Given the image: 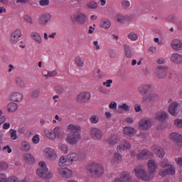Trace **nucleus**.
<instances>
[{
	"mask_svg": "<svg viewBox=\"0 0 182 182\" xmlns=\"http://www.w3.org/2000/svg\"><path fill=\"white\" fill-rule=\"evenodd\" d=\"M175 161L179 167H182V157L176 158Z\"/></svg>",
	"mask_w": 182,
	"mask_h": 182,
	"instance_id": "nucleus-61",
	"label": "nucleus"
},
{
	"mask_svg": "<svg viewBox=\"0 0 182 182\" xmlns=\"http://www.w3.org/2000/svg\"><path fill=\"white\" fill-rule=\"evenodd\" d=\"M121 180H122L124 182H131L132 177H130V174H129L127 172H124L121 175Z\"/></svg>",
	"mask_w": 182,
	"mask_h": 182,
	"instance_id": "nucleus-40",
	"label": "nucleus"
},
{
	"mask_svg": "<svg viewBox=\"0 0 182 182\" xmlns=\"http://www.w3.org/2000/svg\"><path fill=\"white\" fill-rule=\"evenodd\" d=\"M55 91L58 93V95H62V93H63L65 90L62 86L58 85L57 87H55Z\"/></svg>",
	"mask_w": 182,
	"mask_h": 182,
	"instance_id": "nucleus-58",
	"label": "nucleus"
},
{
	"mask_svg": "<svg viewBox=\"0 0 182 182\" xmlns=\"http://www.w3.org/2000/svg\"><path fill=\"white\" fill-rule=\"evenodd\" d=\"M134 171L138 178H141V180H144L145 181H150V180H151L149 173L146 174L144 167L142 166H136L134 169Z\"/></svg>",
	"mask_w": 182,
	"mask_h": 182,
	"instance_id": "nucleus-3",
	"label": "nucleus"
},
{
	"mask_svg": "<svg viewBox=\"0 0 182 182\" xmlns=\"http://www.w3.org/2000/svg\"><path fill=\"white\" fill-rule=\"evenodd\" d=\"M113 160L115 163L122 161V155L120 154L115 153L113 156Z\"/></svg>",
	"mask_w": 182,
	"mask_h": 182,
	"instance_id": "nucleus-55",
	"label": "nucleus"
},
{
	"mask_svg": "<svg viewBox=\"0 0 182 182\" xmlns=\"http://www.w3.org/2000/svg\"><path fill=\"white\" fill-rule=\"evenodd\" d=\"M122 110L124 112H129L130 110V107L127 104H122L118 106L117 113H122Z\"/></svg>",
	"mask_w": 182,
	"mask_h": 182,
	"instance_id": "nucleus-39",
	"label": "nucleus"
},
{
	"mask_svg": "<svg viewBox=\"0 0 182 182\" xmlns=\"http://www.w3.org/2000/svg\"><path fill=\"white\" fill-rule=\"evenodd\" d=\"M90 136L93 140H102L103 139V132L102 129L97 127H92L90 130Z\"/></svg>",
	"mask_w": 182,
	"mask_h": 182,
	"instance_id": "nucleus-7",
	"label": "nucleus"
},
{
	"mask_svg": "<svg viewBox=\"0 0 182 182\" xmlns=\"http://www.w3.org/2000/svg\"><path fill=\"white\" fill-rule=\"evenodd\" d=\"M23 19L26 22H27L28 23H30V25H32V23H33L32 18L28 15H25L23 17Z\"/></svg>",
	"mask_w": 182,
	"mask_h": 182,
	"instance_id": "nucleus-57",
	"label": "nucleus"
},
{
	"mask_svg": "<svg viewBox=\"0 0 182 182\" xmlns=\"http://www.w3.org/2000/svg\"><path fill=\"white\" fill-rule=\"evenodd\" d=\"M23 99V95L19 92H14L10 95L11 102H14L15 103H19L22 102Z\"/></svg>",
	"mask_w": 182,
	"mask_h": 182,
	"instance_id": "nucleus-13",
	"label": "nucleus"
},
{
	"mask_svg": "<svg viewBox=\"0 0 182 182\" xmlns=\"http://www.w3.org/2000/svg\"><path fill=\"white\" fill-rule=\"evenodd\" d=\"M177 16H176L175 14H170L166 18V21H167L168 22H171V23H176V22H177Z\"/></svg>",
	"mask_w": 182,
	"mask_h": 182,
	"instance_id": "nucleus-45",
	"label": "nucleus"
},
{
	"mask_svg": "<svg viewBox=\"0 0 182 182\" xmlns=\"http://www.w3.org/2000/svg\"><path fill=\"white\" fill-rule=\"evenodd\" d=\"M98 92L102 95H110V91L106 90L103 87H99Z\"/></svg>",
	"mask_w": 182,
	"mask_h": 182,
	"instance_id": "nucleus-56",
	"label": "nucleus"
},
{
	"mask_svg": "<svg viewBox=\"0 0 182 182\" xmlns=\"http://www.w3.org/2000/svg\"><path fill=\"white\" fill-rule=\"evenodd\" d=\"M41 96V89L35 88L31 91V97L32 99H38Z\"/></svg>",
	"mask_w": 182,
	"mask_h": 182,
	"instance_id": "nucleus-37",
	"label": "nucleus"
},
{
	"mask_svg": "<svg viewBox=\"0 0 182 182\" xmlns=\"http://www.w3.org/2000/svg\"><path fill=\"white\" fill-rule=\"evenodd\" d=\"M155 119L159 122H165L166 119H168V114L165 111H159L156 112Z\"/></svg>",
	"mask_w": 182,
	"mask_h": 182,
	"instance_id": "nucleus-22",
	"label": "nucleus"
},
{
	"mask_svg": "<svg viewBox=\"0 0 182 182\" xmlns=\"http://www.w3.org/2000/svg\"><path fill=\"white\" fill-rule=\"evenodd\" d=\"M68 131L70 133H80V130H82V127L77 124H69L67 127Z\"/></svg>",
	"mask_w": 182,
	"mask_h": 182,
	"instance_id": "nucleus-27",
	"label": "nucleus"
},
{
	"mask_svg": "<svg viewBox=\"0 0 182 182\" xmlns=\"http://www.w3.org/2000/svg\"><path fill=\"white\" fill-rule=\"evenodd\" d=\"M127 38L132 42H136V41L139 40V35L136 33L134 31H132L127 35Z\"/></svg>",
	"mask_w": 182,
	"mask_h": 182,
	"instance_id": "nucleus-36",
	"label": "nucleus"
},
{
	"mask_svg": "<svg viewBox=\"0 0 182 182\" xmlns=\"http://www.w3.org/2000/svg\"><path fill=\"white\" fill-rule=\"evenodd\" d=\"M24 160L27 161L28 163H35V158H33V155L31 154H26L24 156Z\"/></svg>",
	"mask_w": 182,
	"mask_h": 182,
	"instance_id": "nucleus-43",
	"label": "nucleus"
},
{
	"mask_svg": "<svg viewBox=\"0 0 182 182\" xmlns=\"http://www.w3.org/2000/svg\"><path fill=\"white\" fill-rule=\"evenodd\" d=\"M51 18L50 14H43L39 18V23L41 25H46Z\"/></svg>",
	"mask_w": 182,
	"mask_h": 182,
	"instance_id": "nucleus-29",
	"label": "nucleus"
},
{
	"mask_svg": "<svg viewBox=\"0 0 182 182\" xmlns=\"http://www.w3.org/2000/svg\"><path fill=\"white\" fill-rule=\"evenodd\" d=\"M124 134H127V136L136 134V130H134V128L127 127L124 128Z\"/></svg>",
	"mask_w": 182,
	"mask_h": 182,
	"instance_id": "nucleus-41",
	"label": "nucleus"
},
{
	"mask_svg": "<svg viewBox=\"0 0 182 182\" xmlns=\"http://www.w3.org/2000/svg\"><path fill=\"white\" fill-rule=\"evenodd\" d=\"M111 26L112 23H110V21L107 19H104L100 23V26L101 28H102V29H109Z\"/></svg>",
	"mask_w": 182,
	"mask_h": 182,
	"instance_id": "nucleus-38",
	"label": "nucleus"
},
{
	"mask_svg": "<svg viewBox=\"0 0 182 182\" xmlns=\"http://www.w3.org/2000/svg\"><path fill=\"white\" fill-rule=\"evenodd\" d=\"M75 63L77 68L82 69V68H85V58H82L80 56H77L75 58Z\"/></svg>",
	"mask_w": 182,
	"mask_h": 182,
	"instance_id": "nucleus-34",
	"label": "nucleus"
},
{
	"mask_svg": "<svg viewBox=\"0 0 182 182\" xmlns=\"http://www.w3.org/2000/svg\"><path fill=\"white\" fill-rule=\"evenodd\" d=\"M8 179L6 178V175L4 173L0 174V182H7Z\"/></svg>",
	"mask_w": 182,
	"mask_h": 182,
	"instance_id": "nucleus-62",
	"label": "nucleus"
},
{
	"mask_svg": "<svg viewBox=\"0 0 182 182\" xmlns=\"http://www.w3.org/2000/svg\"><path fill=\"white\" fill-rule=\"evenodd\" d=\"M92 95L89 92H80L77 96V102L78 103H86L90 100Z\"/></svg>",
	"mask_w": 182,
	"mask_h": 182,
	"instance_id": "nucleus-9",
	"label": "nucleus"
},
{
	"mask_svg": "<svg viewBox=\"0 0 182 182\" xmlns=\"http://www.w3.org/2000/svg\"><path fill=\"white\" fill-rule=\"evenodd\" d=\"M118 141H119V139L114 138V137H110L107 140V143L109 146H114V144H117Z\"/></svg>",
	"mask_w": 182,
	"mask_h": 182,
	"instance_id": "nucleus-48",
	"label": "nucleus"
},
{
	"mask_svg": "<svg viewBox=\"0 0 182 182\" xmlns=\"http://www.w3.org/2000/svg\"><path fill=\"white\" fill-rule=\"evenodd\" d=\"M151 157H153V154L146 149L142 150L137 155L138 160H149Z\"/></svg>",
	"mask_w": 182,
	"mask_h": 182,
	"instance_id": "nucleus-14",
	"label": "nucleus"
},
{
	"mask_svg": "<svg viewBox=\"0 0 182 182\" xmlns=\"http://www.w3.org/2000/svg\"><path fill=\"white\" fill-rule=\"evenodd\" d=\"M109 55L111 59H114L117 56L116 51L114 50H109Z\"/></svg>",
	"mask_w": 182,
	"mask_h": 182,
	"instance_id": "nucleus-60",
	"label": "nucleus"
},
{
	"mask_svg": "<svg viewBox=\"0 0 182 182\" xmlns=\"http://www.w3.org/2000/svg\"><path fill=\"white\" fill-rule=\"evenodd\" d=\"M58 173L60 174V176H63L64 178H70L72 176H73L72 173V170L68 168H60L58 169Z\"/></svg>",
	"mask_w": 182,
	"mask_h": 182,
	"instance_id": "nucleus-15",
	"label": "nucleus"
},
{
	"mask_svg": "<svg viewBox=\"0 0 182 182\" xmlns=\"http://www.w3.org/2000/svg\"><path fill=\"white\" fill-rule=\"evenodd\" d=\"M124 51H125V56L127 59H132L134 55V53L133 52V48L130 47V46L127 44L124 45Z\"/></svg>",
	"mask_w": 182,
	"mask_h": 182,
	"instance_id": "nucleus-25",
	"label": "nucleus"
},
{
	"mask_svg": "<svg viewBox=\"0 0 182 182\" xmlns=\"http://www.w3.org/2000/svg\"><path fill=\"white\" fill-rule=\"evenodd\" d=\"M129 149H132V144L127 141H124L121 145L117 146L119 151H122V150H129Z\"/></svg>",
	"mask_w": 182,
	"mask_h": 182,
	"instance_id": "nucleus-30",
	"label": "nucleus"
},
{
	"mask_svg": "<svg viewBox=\"0 0 182 182\" xmlns=\"http://www.w3.org/2000/svg\"><path fill=\"white\" fill-rule=\"evenodd\" d=\"M58 75V72L56 70L48 71L47 74L44 75V77L46 79H48V77H53Z\"/></svg>",
	"mask_w": 182,
	"mask_h": 182,
	"instance_id": "nucleus-50",
	"label": "nucleus"
},
{
	"mask_svg": "<svg viewBox=\"0 0 182 182\" xmlns=\"http://www.w3.org/2000/svg\"><path fill=\"white\" fill-rule=\"evenodd\" d=\"M156 99H159V95L156 93L149 94L147 97H143L142 102H147V100H156Z\"/></svg>",
	"mask_w": 182,
	"mask_h": 182,
	"instance_id": "nucleus-33",
	"label": "nucleus"
},
{
	"mask_svg": "<svg viewBox=\"0 0 182 182\" xmlns=\"http://www.w3.org/2000/svg\"><path fill=\"white\" fill-rule=\"evenodd\" d=\"M87 170L90 173L91 177H94L95 178H99L103 176L105 173V169H103V166L97 163L90 164L87 166Z\"/></svg>",
	"mask_w": 182,
	"mask_h": 182,
	"instance_id": "nucleus-1",
	"label": "nucleus"
},
{
	"mask_svg": "<svg viewBox=\"0 0 182 182\" xmlns=\"http://www.w3.org/2000/svg\"><path fill=\"white\" fill-rule=\"evenodd\" d=\"M112 83H113V80H107L102 85L103 86H106V87H112Z\"/></svg>",
	"mask_w": 182,
	"mask_h": 182,
	"instance_id": "nucleus-59",
	"label": "nucleus"
},
{
	"mask_svg": "<svg viewBox=\"0 0 182 182\" xmlns=\"http://www.w3.org/2000/svg\"><path fill=\"white\" fill-rule=\"evenodd\" d=\"M156 168H157V164L154 159H151L148 161V170L149 171V176L151 178L154 177V173H156Z\"/></svg>",
	"mask_w": 182,
	"mask_h": 182,
	"instance_id": "nucleus-10",
	"label": "nucleus"
},
{
	"mask_svg": "<svg viewBox=\"0 0 182 182\" xmlns=\"http://www.w3.org/2000/svg\"><path fill=\"white\" fill-rule=\"evenodd\" d=\"M120 4L122 9H129L130 8V1L129 0H121Z\"/></svg>",
	"mask_w": 182,
	"mask_h": 182,
	"instance_id": "nucleus-44",
	"label": "nucleus"
},
{
	"mask_svg": "<svg viewBox=\"0 0 182 182\" xmlns=\"http://www.w3.org/2000/svg\"><path fill=\"white\" fill-rule=\"evenodd\" d=\"M14 83L18 89H25L26 87V84H25V81L21 77H16L14 78Z\"/></svg>",
	"mask_w": 182,
	"mask_h": 182,
	"instance_id": "nucleus-23",
	"label": "nucleus"
},
{
	"mask_svg": "<svg viewBox=\"0 0 182 182\" xmlns=\"http://www.w3.org/2000/svg\"><path fill=\"white\" fill-rule=\"evenodd\" d=\"M31 38H33V39L36 41V42H38V43H42V38H41V36L38 34V33H32Z\"/></svg>",
	"mask_w": 182,
	"mask_h": 182,
	"instance_id": "nucleus-42",
	"label": "nucleus"
},
{
	"mask_svg": "<svg viewBox=\"0 0 182 182\" xmlns=\"http://www.w3.org/2000/svg\"><path fill=\"white\" fill-rule=\"evenodd\" d=\"M151 127V122L149 119H144L139 121V129L149 130Z\"/></svg>",
	"mask_w": 182,
	"mask_h": 182,
	"instance_id": "nucleus-19",
	"label": "nucleus"
},
{
	"mask_svg": "<svg viewBox=\"0 0 182 182\" xmlns=\"http://www.w3.org/2000/svg\"><path fill=\"white\" fill-rule=\"evenodd\" d=\"M58 148L60 150V151H62V153H64L65 154L68 153V145L60 144L58 146Z\"/></svg>",
	"mask_w": 182,
	"mask_h": 182,
	"instance_id": "nucleus-51",
	"label": "nucleus"
},
{
	"mask_svg": "<svg viewBox=\"0 0 182 182\" xmlns=\"http://www.w3.org/2000/svg\"><path fill=\"white\" fill-rule=\"evenodd\" d=\"M171 139L178 146H182V135L177 133L173 132L171 134Z\"/></svg>",
	"mask_w": 182,
	"mask_h": 182,
	"instance_id": "nucleus-18",
	"label": "nucleus"
},
{
	"mask_svg": "<svg viewBox=\"0 0 182 182\" xmlns=\"http://www.w3.org/2000/svg\"><path fill=\"white\" fill-rule=\"evenodd\" d=\"M168 112L171 116H177L178 114V104L176 102H173L168 107Z\"/></svg>",
	"mask_w": 182,
	"mask_h": 182,
	"instance_id": "nucleus-21",
	"label": "nucleus"
},
{
	"mask_svg": "<svg viewBox=\"0 0 182 182\" xmlns=\"http://www.w3.org/2000/svg\"><path fill=\"white\" fill-rule=\"evenodd\" d=\"M151 150L152 151H154V153H155L157 157H159V159H163V157H164V155L166 154V153L164 152V149L156 145L153 146L151 147Z\"/></svg>",
	"mask_w": 182,
	"mask_h": 182,
	"instance_id": "nucleus-17",
	"label": "nucleus"
},
{
	"mask_svg": "<svg viewBox=\"0 0 182 182\" xmlns=\"http://www.w3.org/2000/svg\"><path fill=\"white\" fill-rule=\"evenodd\" d=\"M7 109L9 113H14L18 110V104L15 102H10L7 106Z\"/></svg>",
	"mask_w": 182,
	"mask_h": 182,
	"instance_id": "nucleus-32",
	"label": "nucleus"
},
{
	"mask_svg": "<svg viewBox=\"0 0 182 182\" xmlns=\"http://www.w3.org/2000/svg\"><path fill=\"white\" fill-rule=\"evenodd\" d=\"M53 131L55 139H56L57 137L58 139H63V137H65V132L63 131V127L57 126L53 129Z\"/></svg>",
	"mask_w": 182,
	"mask_h": 182,
	"instance_id": "nucleus-20",
	"label": "nucleus"
},
{
	"mask_svg": "<svg viewBox=\"0 0 182 182\" xmlns=\"http://www.w3.org/2000/svg\"><path fill=\"white\" fill-rule=\"evenodd\" d=\"M175 125L177 127L181 128L182 127V119H176V120H175Z\"/></svg>",
	"mask_w": 182,
	"mask_h": 182,
	"instance_id": "nucleus-63",
	"label": "nucleus"
},
{
	"mask_svg": "<svg viewBox=\"0 0 182 182\" xmlns=\"http://www.w3.org/2000/svg\"><path fill=\"white\" fill-rule=\"evenodd\" d=\"M9 165L6 164V162L1 161L0 162V171H6V170H8Z\"/></svg>",
	"mask_w": 182,
	"mask_h": 182,
	"instance_id": "nucleus-54",
	"label": "nucleus"
},
{
	"mask_svg": "<svg viewBox=\"0 0 182 182\" xmlns=\"http://www.w3.org/2000/svg\"><path fill=\"white\" fill-rule=\"evenodd\" d=\"M40 168L37 170V174L38 177L41 178L49 179L52 178V173L49 172L48 167H46V164L44 162L39 163Z\"/></svg>",
	"mask_w": 182,
	"mask_h": 182,
	"instance_id": "nucleus-2",
	"label": "nucleus"
},
{
	"mask_svg": "<svg viewBox=\"0 0 182 182\" xmlns=\"http://www.w3.org/2000/svg\"><path fill=\"white\" fill-rule=\"evenodd\" d=\"M81 139L82 136L80 135V133L70 132L66 138V141L68 143V144L75 146V144H77V142L80 141Z\"/></svg>",
	"mask_w": 182,
	"mask_h": 182,
	"instance_id": "nucleus-4",
	"label": "nucleus"
},
{
	"mask_svg": "<svg viewBox=\"0 0 182 182\" xmlns=\"http://www.w3.org/2000/svg\"><path fill=\"white\" fill-rule=\"evenodd\" d=\"M44 133L46 137H48V139H50L51 140H55V132H52V131L49 129H45Z\"/></svg>",
	"mask_w": 182,
	"mask_h": 182,
	"instance_id": "nucleus-46",
	"label": "nucleus"
},
{
	"mask_svg": "<svg viewBox=\"0 0 182 182\" xmlns=\"http://www.w3.org/2000/svg\"><path fill=\"white\" fill-rule=\"evenodd\" d=\"M21 36H22V33L21 32V30L16 29L12 31L11 34V38H10L11 43L14 45L16 43H18L19 41V38H21Z\"/></svg>",
	"mask_w": 182,
	"mask_h": 182,
	"instance_id": "nucleus-12",
	"label": "nucleus"
},
{
	"mask_svg": "<svg viewBox=\"0 0 182 182\" xmlns=\"http://www.w3.org/2000/svg\"><path fill=\"white\" fill-rule=\"evenodd\" d=\"M170 60L173 63H182V55L178 53H173L171 55Z\"/></svg>",
	"mask_w": 182,
	"mask_h": 182,
	"instance_id": "nucleus-28",
	"label": "nucleus"
},
{
	"mask_svg": "<svg viewBox=\"0 0 182 182\" xmlns=\"http://www.w3.org/2000/svg\"><path fill=\"white\" fill-rule=\"evenodd\" d=\"M166 171L168 174H170L171 176H174L176 174V168H174L173 165H168V168H166Z\"/></svg>",
	"mask_w": 182,
	"mask_h": 182,
	"instance_id": "nucleus-47",
	"label": "nucleus"
},
{
	"mask_svg": "<svg viewBox=\"0 0 182 182\" xmlns=\"http://www.w3.org/2000/svg\"><path fill=\"white\" fill-rule=\"evenodd\" d=\"M115 19L119 22V23H126V22H129V21H130V17H129V16L119 14L115 16Z\"/></svg>",
	"mask_w": 182,
	"mask_h": 182,
	"instance_id": "nucleus-24",
	"label": "nucleus"
},
{
	"mask_svg": "<svg viewBox=\"0 0 182 182\" xmlns=\"http://www.w3.org/2000/svg\"><path fill=\"white\" fill-rule=\"evenodd\" d=\"M87 17H86V14L82 13H77L73 15L71 18V21L73 23H79L80 25H85L86 23V20Z\"/></svg>",
	"mask_w": 182,
	"mask_h": 182,
	"instance_id": "nucleus-5",
	"label": "nucleus"
},
{
	"mask_svg": "<svg viewBox=\"0 0 182 182\" xmlns=\"http://www.w3.org/2000/svg\"><path fill=\"white\" fill-rule=\"evenodd\" d=\"M153 89V86L149 84H142L138 88V92L141 96H144L149 93V91Z\"/></svg>",
	"mask_w": 182,
	"mask_h": 182,
	"instance_id": "nucleus-11",
	"label": "nucleus"
},
{
	"mask_svg": "<svg viewBox=\"0 0 182 182\" xmlns=\"http://www.w3.org/2000/svg\"><path fill=\"white\" fill-rule=\"evenodd\" d=\"M88 9H96L97 8V3L95 1H90L87 4Z\"/></svg>",
	"mask_w": 182,
	"mask_h": 182,
	"instance_id": "nucleus-52",
	"label": "nucleus"
},
{
	"mask_svg": "<svg viewBox=\"0 0 182 182\" xmlns=\"http://www.w3.org/2000/svg\"><path fill=\"white\" fill-rule=\"evenodd\" d=\"M99 116L97 115H92L90 118V123H92V124H97L99 123Z\"/></svg>",
	"mask_w": 182,
	"mask_h": 182,
	"instance_id": "nucleus-49",
	"label": "nucleus"
},
{
	"mask_svg": "<svg viewBox=\"0 0 182 182\" xmlns=\"http://www.w3.org/2000/svg\"><path fill=\"white\" fill-rule=\"evenodd\" d=\"M21 149L23 151H29L31 150V144L26 141H23L21 143Z\"/></svg>",
	"mask_w": 182,
	"mask_h": 182,
	"instance_id": "nucleus-35",
	"label": "nucleus"
},
{
	"mask_svg": "<svg viewBox=\"0 0 182 182\" xmlns=\"http://www.w3.org/2000/svg\"><path fill=\"white\" fill-rule=\"evenodd\" d=\"M9 133H10L11 139L12 140H16L18 139V135L16 134V129H10Z\"/></svg>",
	"mask_w": 182,
	"mask_h": 182,
	"instance_id": "nucleus-53",
	"label": "nucleus"
},
{
	"mask_svg": "<svg viewBox=\"0 0 182 182\" xmlns=\"http://www.w3.org/2000/svg\"><path fill=\"white\" fill-rule=\"evenodd\" d=\"M44 153H45L46 157L48 160H50L51 161H55V160L58 159V154H56V151H55V149L50 147L46 148L44 149Z\"/></svg>",
	"mask_w": 182,
	"mask_h": 182,
	"instance_id": "nucleus-8",
	"label": "nucleus"
},
{
	"mask_svg": "<svg viewBox=\"0 0 182 182\" xmlns=\"http://www.w3.org/2000/svg\"><path fill=\"white\" fill-rule=\"evenodd\" d=\"M7 182H19L18 178L16 176H12L8 178Z\"/></svg>",
	"mask_w": 182,
	"mask_h": 182,
	"instance_id": "nucleus-64",
	"label": "nucleus"
},
{
	"mask_svg": "<svg viewBox=\"0 0 182 182\" xmlns=\"http://www.w3.org/2000/svg\"><path fill=\"white\" fill-rule=\"evenodd\" d=\"M67 159H68V164H73L74 161H77L79 160V155L75 152H71L68 154Z\"/></svg>",
	"mask_w": 182,
	"mask_h": 182,
	"instance_id": "nucleus-26",
	"label": "nucleus"
},
{
	"mask_svg": "<svg viewBox=\"0 0 182 182\" xmlns=\"http://www.w3.org/2000/svg\"><path fill=\"white\" fill-rule=\"evenodd\" d=\"M171 46L176 52H180L182 50V42L180 39H174L171 43Z\"/></svg>",
	"mask_w": 182,
	"mask_h": 182,
	"instance_id": "nucleus-16",
	"label": "nucleus"
},
{
	"mask_svg": "<svg viewBox=\"0 0 182 182\" xmlns=\"http://www.w3.org/2000/svg\"><path fill=\"white\" fill-rule=\"evenodd\" d=\"M168 70V67L167 65H159L156 68V76L158 79H164L167 76V72Z\"/></svg>",
	"mask_w": 182,
	"mask_h": 182,
	"instance_id": "nucleus-6",
	"label": "nucleus"
},
{
	"mask_svg": "<svg viewBox=\"0 0 182 182\" xmlns=\"http://www.w3.org/2000/svg\"><path fill=\"white\" fill-rule=\"evenodd\" d=\"M58 166H60V167H65V166H70V164H69V160L68 159V156H62L60 158Z\"/></svg>",
	"mask_w": 182,
	"mask_h": 182,
	"instance_id": "nucleus-31",
	"label": "nucleus"
}]
</instances>
